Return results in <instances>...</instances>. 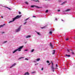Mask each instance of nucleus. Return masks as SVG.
I'll use <instances>...</instances> for the list:
<instances>
[{
  "mask_svg": "<svg viewBox=\"0 0 75 75\" xmlns=\"http://www.w3.org/2000/svg\"><path fill=\"white\" fill-rule=\"evenodd\" d=\"M21 12H19V14H21Z\"/></svg>",
  "mask_w": 75,
  "mask_h": 75,
  "instance_id": "34",
  "label": "nucleus"
},
{
  "mask_svg": "<svg viewBox=\"0 0 75 75\" xmlns=\"http://www.w3.org/2000/svg\"><path fill=\"white\" fill-rule=\"evenodd\" d=\"M47 63H50V62H49V61H47Z\"/></svg>",
  "mask_w": 75,
  "mask_h": 75,
  "instance_id": "29",
  "label": "nucleus"
},
{
  "mask_svg": "<svg viewBox=\"0 0 75 75\" xmlns=\"http://www.w3.org/2000/svg\"><path fill=\"white\" fill-rule=\"evenodd\" d=\"M61 21H64V20H62H62H61Z\"/></svg>",
  "mask_w": 75,
  "mask_h": 75,
  "instance_id": "46",
  "label": "nucleus"
},
{
  "mask_svg": "<svg viewBox=\"0 0 75 75\" xmlns=\"http://www.w3.org/2000/svg\"><path fill=\"white\" fill-rule=\"evenodd\" d=\"M50 46L52 48H53V46L51 44V42L50 43Z\"/></svg>",
  "mask_w": 75,
  "mask_h": 75,
  "instance_id": "8",
  "label": "nucleus"
},
{
  "mask_svg": "<svg viewBox=\"0 0 75 75\" xmlns=\"http://www.w3.org/2000/svg\"><path fill=\"white\" fill-rule=\"evenodd\" d=\"M56 67H58V65H57V64H56Z\"/></svg>",
  "mask_w": 75,
  "mask_h": 75,
  "instance_id": "39",
  "label": "nucleus"
},
{
  "mask_svg": "<svg viewBox=\"0 0 75 75\" xmlns=\"http://www.w3.org/2000/svg\"><path fill=\"white\" fill-rule=\"evenodd\" d=\"M45 27H42L41 28H42V29H43V28H45Z\"/></svg>",
  "mask_w": 75,
  "mask_h": 75,
  "instance_id": "26",
  "label": "nucleus"
},
{
  "mask_svg": "<svg viewBox=\"0 0 75 75\" xmlns=\"http://www.w3.org/2000/svg\"><path fill=\"white\" fill-rule=\"evenodd\" d=\"M70 11V9H67V10H66V11H66V12H67V11Z\"/></svg>",
  "mask_w": 75,
  "mask_h": 75,
  "instance_id": "9",
  "label": "nucleus"
},
{
  "mask_svg": "<svg viewBox=\"0 0 75 75\" xmlns=\"http://www.w3.org/2000/svg\"><path fill=\"white\" fill-rule=\"evenodd\" d=\"M4 27V25H1L0 26V28H1V27Z\"/></svg>",
  "mask_w": 75,
  "mask_h": 75,
  "instance_id": "18",
  "label": "nucleus"
},
{
  "mask_svg": "<svg viewBox=\"0 0 75 75\" xmlns=\"http://www.w3.org/2000/svg\"><path fill=\"white\" fill-rule=\"evenodd\" d=\"M25 3L26 4H28V2H25Z\"/></svg>",
  "mask_w": 75,
  "mask_h": 75,
  "instance_id": "25",
  "label": "nucleus"
},
{
  "mask_svg": "<svg viewBox=\"0 0 75 75\" xmlns=\"http://www.w3.org/2000/svg\"><path fill=\"white\" fill-rule=\"evenodd\" d=\"M21 17V15H18L14 18H13V21H14L16 19H18V18H20Z\"/></svg>",
  "mask_w": 75,
  "mask_h": 75,
  "instance_id": "2",
  "label": "nucleus"
},
{
  "mask_svg": "<svg viewBox=\"0 0 75 75\" xmlns=\"http://www.w3.org/2000/svg\"><path fill=\"white\" fill-rule=\"evenodd\" d=\"M3 33H4V32H3Z\"/></svg>",
  "mask_w": 75,
  "mask_h": 75,
  "instance_id": "49",
  "label": "nucleus"
},
{
  "mask_svg": "<svg viewBox=\"0 0 75 75\" xmlns=\"http://www.w3.org/2000/svg\"><path fill=\"white\" fill-rule=\"evenodd\" d=\"M32 74H34V73H35V72H32Z\"/></svg>",
  "mask_w": 75,
  "mask_h": 75,
  "instance_id": "42",
  "label": "nucleus"
},
{
  "mask_svg": "<svg viewBox=\"0 0 75 75\" xmlns=\"http://www.w3.org/2000/svg\"><path fill=\"white\" fill-rule=\"evenodd\" d=\"M7 8H8L9 9V10H11V8H8V7H7Z\"/></svg>",
  "mask_w": 75,
  "mask_h": 75,
  "instance_id": "37",
  "label": "nucleus"
},
{
  "mask_svg": "<svg viewBox=\"0 0 75 75\" xmlns=\"http://www.w3.org/2000/svg\"><path fill=\"white\" fill-rule=\"evenodd\" d=\"M31 37V35H28L26 36V38H30Z\"/></svg>",
  "mask_w": 75,
  "mask_h": 75,
  "instance_id": "6",
  "label": "nucleus"
},
{
  "mask_svg": "<svg viewBox=\"0 0 75 75\" xmlns=\"http://www.w3.org/2000/svg\"><path fill=\"white\" fill-rule=\"evenodd\" d=\"M51 63H52V67H54V65L53 64V63L52 62Z\"/></svg>",
  "mask_w": 75,
  "mask_h": 75,
  "instance_id": "20",
  "label": "nucleus"
},
{
  "mask_svg": "<svg viewBox=\"0 0 75 75\" xmlns=\"http://www.w3.org/2000/svg\"><path fill=\"white\" fill-rule=\"evenodd\" d=\"M34 51V49H32L31 51V52H33Z\"/></svg>",
  "mask_w": 75,
  "mask_h": 75,
  "instance_id": "15",
  "label": "nucleus"
},
{
  "mask_svg": "<svg viewBox=\"0 0 75 75\" xmlns=\"http://www.w3.org/2000/svg\"><path fill=\"white\" fill-rule=\"evenodd\" d=\"M25 60L26 59V60H28V59H27V58H25Z\"/></svg>",
  "mask_w": 75,
  "mask_h": 75,
  "instance_id": "40",
  "label": "nucleus"
},
{
  "mask_svg": "<svg viewBox=\"0 0 75 75\" xmlns=\"http://www.w3.org/2000/svg\"><path fill=\"white\" fill-rule=\"evenodd\" d=\"M35 7H36V8H41V7H39L37 6H36Z\"/></svg>",
  "mask_w": 75,
  "mask_h": 75,
  "instance_id": "16",
  "label": "nucleus"
},
{
  "mask_svg": "<svg viewBox=\"0 0 75 75\" xmlns=\"http://www.w3.org/2000/svg\"><path fill=\"white\" fill-rule=\"evenodd\" d=\"M5 25H6V24H4L3 25H4V26Z\"/></svg>",
  "mask_w": 75,
  "mask_h": 75,
  "instance_id": "45",
  "label": "nucleus"
},
{
  "mask_svg": "<svg viewBox=\"0 0 75 75\" xmlns=\"http://www.w3.org/2000/svg\"><path fill=\"white\" fill-rule=\"evenodd\" d=\"M55 20L57 21V18H55Z\"/></svg>",
  "mask_w": 75,
  "mask_h": 75,
  "instance_id": "43",
  "label": "nucleus"
},
{
  "mask_svg": "<svg viewBox=\"0 0 75 75\" xmlns=\"http://www.w3.org/2000/svg\"><path fill=\"white\" fill-rule=\"evenodd\" d=\"M20 30H21V26H20L18 29H16V32H18L20 31Z\"/></svg>",
  "mask_w": 75,
  "mask_h": 75,
  "instance_id": "4",
  "label": "nucleus"
},
{
  "mask_svg": "<svg viewBox=\"0 0 75 75\" xmlns=\"http://www.w3.org/2000/svg\"><path fill=\"white\" fill-rule=\"evenodd\" d=\"M71 53H72V54H73V55L74 54V52H71Z\"/></svg>",
  "mask_w": 75,
  "mask_h": 75,
  "instance_id": "31",
  "label": "nucleus"
},
{
  "mask_svg": "<svg viewBox=\"0 0 75 75\" xmlns=\"http://www.w3.org/2000/svg\"><path fill=\"white\" fill-rule=\"evenodd\" d=\"M29 75V73H28V72L25 73V74H24V75Z\"/></svg>",
  "mask_w": 75,
  "mask_h": 75,
  "instance_id": "7",
  "label": "nucleus"
},
{
  "mask_svg": "<svg viewBox=\"0 0 75 75\" xmlns=\"http://www.w3.org/2000/svg\"><path fill=\"white\" fill-rule=\"evenodd\" d=\"M33 17H35V16H33Z\"/></svg>",
  "mask_w": 75,
  "mask_h": 75,
  "instance_id": "47",
  "label": "nucleus"
},
{
  "mask_svg": "<svg viewBox=\"0 0 75 75\" xmlns=\"http://www.w3.org/2000/svg\"><path fill=\"white\" fill-rule=\"evenodd\" d=\"M24 51H28V50H24Z\"/></svg>",
  "mask_w": 75,
  "mask_h": 75,
  "instance_id": "33",
  "label": "nucleus"
},
{
  "mask_svg": "<svg viewBox=\"0 0 75 75\" xmlns=\"http://www.w3.org/2000/svg\"><path fill=\"white\" fill-rule=\"evenodd\" d=\"M49 33L50 34H52V32L51 31H50Z\"/></svg>",
  "mask_w": 75,
  "mask_h": 75,
  "instance_id": "24",
  "label": "nucleus"
},
{
  "mask_svg": "<svg viewBox=\"0 0 75 75\" xmlns=\"http://www.w3.org/2000/svg\"><path fill=\"white\" fill-rule=\"evenodd\" d=\"M26 23H27V22H25L24 23V25H25V24H26Z\"/></svg>",
  "mask_w": 75,
  "mask_h": 75,
  "instance_id": "30",
  "label": "nucleus"
},
{
  "mask_svg": "<svg viewBox=\"0 0 75 75\" xmlns=\"http://www.w3.org/2000/svg\"><path fill=\"white\" fill-rule=\"evenodd\" d=\"M24 47V46H21L19 48H18V49H16L15 50L14 52H13V53H15L16 51H21V49H22Z\"/></svg>",
  "mask_w": 75,
  "mask_h": 75,
  "instance_id": "1",
  "label": "nucleus"
},
{
  "mask_svg": "<svg viewBox=\"0 0 75 75\" xmlns=\"http://www.w3.org/2000/svg\"><path fill=\"white\" fill-rule=\"evenodd\" d=\"M67 52H69V50H67Z\"/></svg>",
  "mask_w": 75,
  "mask_h": 75,
  "instance_id": "36",
  "label": "nucleus"
},
{
  "mask_svg": "<svg viewBox=\"0 0 75 75\" xmlns=\"http://www.w3.org/2000/svg\"><path fill=\"white\" fill-rule=\"evenodd\" d=\"M57 11H58V12H59V11H60V10H57Z\"/></svg>",
  "mask_w": 75,
  "mask_h": 75,
  "instance_id": "38",
  "label": "nucleus"
},
{
  "mask_svg": "<svg viewBox=\"0 0 75 75\" xmlns=\"http://www.w3.org/2000/svg\"><path fill=\"white\" fill-rule=\"evenodd\" d=\"M47 0H45V1H47Z\"/></svg>",
  "mask_w": 75,
  "mask_h": 75,
  "instance_id": "48",
  "label": "nucleus"
},
{
  "mask_svg": "<svg viewBox=\"0 0 75 75\" xmlns=\"http://www.w3.org/2000/svg\"><path fill=\"white\" fill-rule=\"evenodd\" d=\"M13 21V20L12 21H11L10 22H9V23H11L12 22H13V21Z\"/></svg>",
  "mask_w": 75,
  "mask_h": 75,
  "instance_id": "21",
  "label": "nucleus"
},
{
  "mask_svg": "<svg viewBox=\"0 0 75 75\" xmlns=\"http://www.w3.org/2000/svg\"><path fill=\"white\" fill-rule=\"evenodd\" d=\"M51 68L52 71H53V72H54V71L55 70V69H57V68H54V67L53 66H52L51 67Z\"/></svg>",
  "mask_w": 75,
  "mask_h": 75,
  "instance_id": "3",
  "label": "nucleus"
},
{
  "mask_svg": "<svg viewBox=\"0 0 75 75\" xmlns=\"http://www.w3.org/2000/svg\"><path fill=\"white\" fill-rule=\"evenodd\" d=\"M46 13H47L48 12V10H47L46 11H45Z\"/></svg>",
  "mask_w": 75,
  "mask_h": 75,
  "instance_id": "23",
  "label": "nucleus"
},
{
  "mask_svg": "<svg viewBox=\"0 0 75 75\" xmlns=\"http://www.w3.org/2000/svg\"><path fill=\"white\" fill-rule=\"evenodd\" d=\"M68 40H69V38H67L66 39V41H68Z\"/></svg>",
  "mask_w": 75,
  "mask_h": 75,
  "instance_id": "22",
  "label": "nucleus"
},
{
  "mask_svg": "<svg viewBox=\"0 0 75 75\" xmlns=\"http://www.w3.org/2000/svg\"><path fill=\"white\" fill-rule=\"evenodd\" d=\"M36 33H37L38 35H40V33L39 32H36Z\"/></svg>",
  "mask_w": 75,
  "mask_h": 75,
  "instance_id": "17",
  "label": "nucleus"
},
{
  "mask_svg": "<svg viewBox=\"0 0 75 75\" xmlns=\"http://www.w3.org/2000/svg\"><path fill=\"white\" fill-rule=\"evenodd\" d=\"M51 65V63H49L48 64L49 65Z\"/></svg>",
  "mask_w": 75,
  "mask_h": 75,
  "instance_id": "41",
  "label": "nucleus"
},
{
  "mask_svg": "<svg viewBox=\"0 0 75 75\" xmlns=\"http://www.w3.org/2000/svg\"><path fill=\"white\" fill-rule=\"evenodd\" d=\"M65 56H66V57H71V55H68L67 54H66Z\"/></svg>",
  "mask_w": 75,
  "mask_h": 75,
  "instance_id": "10",
  "label": "nucleus"
},
{
  "mask_svg": "<svg viewBox=\"0 0 75 75\" xmlns=\"http://www.w3.org/2000/svg\"><path fill=\"white\" fill-rule=\"evenodd\" d=\"M7 42V41H5V42H4V43H6V42Z\"/></svg>",
  "mask_w": 75,
  "mask_h": 75,
  "instance_id": "35",
  "label": "nucleus"
},
{
  "mask_svg": "<svg viewBox=\"0 0 75 75\" xmlns=\"http://www.w3.org/2000/svg\"><path fill=\"white\" fill-rule=\"evenodd\" d=\"M31 7H35V5H32L31 6Z\"/></svg>",
  "mask_w": 75,
  "mask_h": 75,
  "instance_id": "19",
  "label": "nucleus"
},
{
  "mask_svg": "<svg viewBox=\"0 0 75 75\" xmlns=\"http://www.w3.org/2000/svg\"><path fill=\"white\" fill-rule=\"evenodd\" d=\"M24 57H21L19 58V59H21V58H24Z\"/></svg>",
  "mask_w": 75,
  "mask_h": 75,
  "instance_id": "27",
  "label": "nucleus"
},
{
  "mask_svg": "<svg viewBox=\"0 0 75 75\" xmlns=\"http://www.w3.org/2000/svg\"><path fill=\"white\" fill-rule=\"evenodd\" d=\"M40 60V58H38L37 59H36V61H39Z\"/></svg>",
  "mask_w": 75,
  "mask_h": 75,
  "instance_id": "11",
  "label": "nucleus"
},
{
  "mask_svg": "<svg viewBox=\"0 0 75 75\" xmlns=\"http://www.w3.org/2000/svg\"><path fill=\"white\" fill-rule=\"evenodd\" d=\"M1 17L2 18H3V16H1Z\"/></svg>",
  "mask_w": 75,
  "mask_h": 75,
  "instance_id": "44",
  "label": "nucleus"
},
{
  "mask_svg": "<svg viewBox=\"0 0 75 75\" xmlns=\"http://www.w3.org/2000/svg\"><path fill=\"white\" fill-rule=\"evenodd\" d=\"M66 2H67V1H66L64 2H63L62 4L61 5H64V4H65V3H66Z\"/></svg>",
  "mask_w": 75,
  "mask_h": 75,
  "instance_id": "13",
  "label": "nucleus"
},
{
  "mask_svg": "<svg viewBox=\"0 0 75 75\" xmlns=\"http://www.w3.org/2000/svg\"><path fill=\"white\" fill-rule=\"evenodd\" d=\"M34 1H36V2H38V3H39V0H34Z\"/></svg>",
  "mask_w": 75,
  "mask_h": 75,
  "instance_id": "14",
  "label": "nucleus"
},
{
  "mask_svg": "<svg viewBox=\"0 0 75 75\" xmlns=\"http://www.w3.org/2000/svg\"><path fill=\"white\" fill-rule=\"evenodd\" d=\"M28 20V18H27L25 20V21H27V20Z\"/></svg>",
  "mask_w": 75,
  "mask_h": 75,
  "instance_id": "28",
  "label": "nucleus"
},
{
  "mask_svg": "<svg viewBox=\"0 0 75 75\" xmlns=\"http://www.w3.org/2000/svg\"><path fill=\"white\" fill-rule=\"evenodd\" d=\"M53 52L52 53V54H55V50H53Z\"/></svg>",
  "mask_w": 75,
  "mask_h": 75,
  "instance_id": "12",
  "label": "nucleus"
},
{
  "mask_svg": "<svg viewBox=\"0 0 75 75\" xmlns=\"http://www.w3.org/2000/svg\"><path fill=\"white\" fill-rule=\"evenodd\" d=\"M43 69H44V68L43 67L42 68L41 70L42 71H43Z\"/></svg>",
  "mask_w": 75,
  "mask_h": 75,
  "instance_id": "32",
  "label": "nucleus"
},
{
  "mask_svg": "<svg viewBox=\"0 0 75 75\" xmlns=\"http://www.w3.org/2000/svg\"><path fill=\"white\" fill-rule=\"evenodd\" d=\"M16 65V64L14 63V64L12 65L11 67H10V68H12V67H14V66H15V65Z\"/></svg>",
  "mask_w": 75,
  "mask_h": 75,
  "instance_id": "5",
  "label": "nucleus"
}]
</instances>
